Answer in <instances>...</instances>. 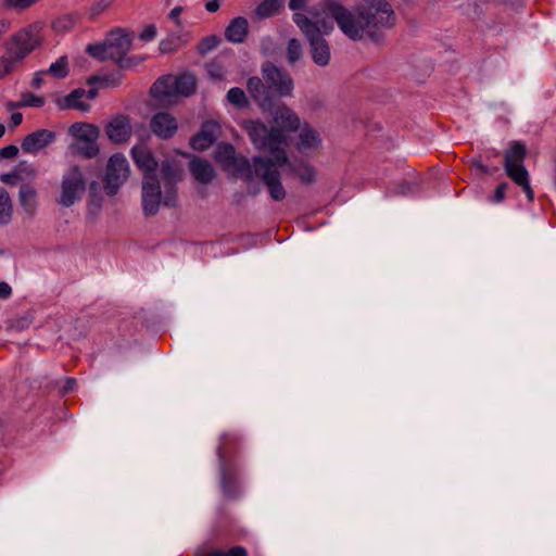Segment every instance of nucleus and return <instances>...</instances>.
<instances>
[{"instance_id":"obj_1","label":"nucleus","mask_w":556,"mask_h":556,"mask_svg":"<svg viewBox=\"0 0 556 556\" xmlns=\"http://www.w3.org/2000/svg\"><path fill=\"white\" fill-rule=\"evenodd\" d=\"M293 21L309 42L312 59L319 66L330 61V49L323 38L333 29V21L351 39L358 40L364 36V26L352 13L334 0H324L307 11V15L295 12Z\"/></svg>"},{"instance_id":"obj_2","label":"nucleus","mask_w":556,"mask_h":556,"mask_svg":"<svg viewBox=\"0 0 556 556\" xmlns=\"http://www.w3.org/2000/svg\"><path fill=\"white\" fill-rule=\"evenodd\" d=\"M243 129L248 132L252 144L258 150H267L269 155L253 157L255 176L260 177L268 189L274 201L286 198V189L280 181V168L288 163L286 148L288 137L278 128H268L261 121H244Z\"/></svg>"},{"instance_id":"obj_3","label":"nucleus","mask_w":556,"mask_h":556,"mask_svg":"<svg viewBox=\"0 0 556 556\" xmlns=\"http://www.w3.org/2000/svg\"><path fill=\"white\" fill-rule=\"evenodd\" d=\"M131 156L137 167L143 172L142 207L146 215H154L161 205L174 207L177 204L176 184L181 177V167L176 161H164L161 174L164 179V191L153 176L157 162L152 152L143 146H135Z\"/></svg>"},{"instance_id":"obj_4","label":"nucleus","mask_w":556,"mask_h":556,"mask_svg":"<svg viewBox=\"0 0 556 556\" xmlns=\"http://www.w3.org/2000/svg\"><path fill=\"white\" fill-rule=\"evenodd\" d=\"M131 38L122 29L111 31L102 43L89 45L86 51L99 61H114L121 68H131L138 62L126 58Z\"/></svg>"},{"instance_id":"obj_5","label":"nucleus","mask_w":556,"mask_h":556,"mask_svg":"<svg viewBox=\"0 0 556 556\" xmlns=\"http://www.w3.org/2000/svg\"><path fill=\"white\" fill-rule=\"evenodd\" d=\"M214 160L223 166L230 175L247 180L258 178L255 176L253 161L250 162L245 156H238L233 146L220 143L214 150Z\"/></svg>"},{"instance_id":"obj_6","label":"nucleus","mask_w":556,"mask_h":556,"mask_svg":"<svg viewBox=\"0 0 556 556\" xmlns=\"http://www.w3.org/2000/svg\"><path fill=\"white\" fill-rule=\"evenodd\" d=\"M42 24L34 23L28 25L14 35H12L4 45V49L16 56L21 62L42 41L41 37Z\"/></svg>"},{"instance_id":"obj_7","label":"nucleus","mask_w":556,"mask_h":556,"mask_svg":"<svg viewBox=\"0 0 556 556\" xmlns=\"http://www.w3.org/2000/svg\"><path fill=\"white\" fill-rule=\"evenodd\" d=\"M239 438L235 433H224L217 447V456L220 466V485L225 496L235 497L238 494L237 475L232 471L228 455L231 445L238 442Z\"/></svg>"},{"instance_id":"obj_8","label":"nucleus","mask_w":556,"mask_h":556,"mask_svg":"<svg viewBox=\"0 0 556 556\" xmlns=\"http://www.w3.org/2000/svg\"><path fill=\"white\" fill-rule=\"evenodd\" d=\"M86 190V180L83 170L77 166H71L61 180V191L56 199L58 204L71 207L81 199Z\"/></svg>"},{"instance_id":"obj_9","label":"nucleus","mask_w":556,"mask_h":556,"mask_svg":"<svg viewBox=\"0 0 556 556\" xmlns=\"http://www.w3.org/2000/svg\"><path fill=\"white\" fill-rule=\"evenodd\" d=\"M130 174L129 163L122 153L113 154L108 162L105 170V190L110 195L117 192L119 187L128 179Z\"/></svg>"},{"instance_id":"obj_10","label":"nucleus","mask_w":556,"mask_h":556,"mask_svg":"<svg viewBox=\"0 0 556 556\" xmlns=\"http://www.w3.org/2000/svg\"><path fill=\"white\" fill-rule=\"evenodd\" d=\"M262 73L268 91H273L279 97L291 96L293 80L287 72L273 64H266L263 66Z\"/></svg>"},{"instance_id":"obj_11","label":"nucleus","mask_w":556,"mask_h":556,"mask_svg":"<svg viewBox=\"0 0 556 556\" xmlns=\"http://www.w3.org/2000/svg\"><path fill=\"white\" fill-rule=\"evenodd\" d=\"M295 131H298V136L294 147L301 155L313 156L320 151L323 140L315 128L304 123Z\"/></svg>"},{"instance_id":"obj_12","label":"nucleus","mask_w":556,"mask_h":556,"mask_svg":"<svg viewBox=\"0 0 556 556\" xmlns=\"http://www.w3.org/2000/svg\"><path fill=\"white\" fill-rule=\"evenodd\" d=\"M352 16L361 21L364 26V33L366 31V28H375V29H381V28H391L396 23V17L394 14V11L390 3L386 1H381L375 11L369 14L367 18L364 17H356L352 14Z\"/></svg>"},{"instance_id":"obj_13","label":"nucleus","mask_w":556,"mask_h":556,"mask_svg":"<svg viewBox=\"0 0 556 556\" xmlns=\"http://www.w3.org/2000/svg\"><path fill=\"white\" fill-rule=\"evenodd\" d=\"M174 83L175 76L167 75L159 78L152 85L150 93L159 105L169 106L177 102V94Z\"/></svg>"},{"instance_id":"obj_14","label":"nucleus","mask_w":556,"mask_h":556,"mask_svg":"<svg viewBox=\"0 0 556 556\" xmlns=\"http://www.w3.org/2000/svg\"><path fill=\"white\" fill-rule=\"evenodd\" d=\"M56 139V134L49 129H39L28 134L21 143L22 151L28 154H37L51 146Z\"/></svg>"},{"instance_id":"obj_15","label":"nucleus","mask_w":556,"mask_h":556,"mask_svg":"<svg viewBox=\"0 0 556 556\" xmlns=\"http://www.w3.org/2000/svg\"><path fill=\"white\" fill-rule=\"evenodd\" d=\"M220 126L215 121H206L202 124L200 131L190 139L192 149L203 151L210 148L218 138Z\"/></svg>"},{"instance_id":"obj_16","label":"nucleus","mask_w":556,"mask_h":556,"mask_svg":"<svg viewBox=\"0 0 556 556\" xmlns=\"http://www.w3.org/2000/svg\"><path fill=\"white\" fill-rule=\"evenodd\" d=\"M105 134L114 143L128 141L132 134L129 118L125 115L113 117L105 126Z\"/></svg>"},{"instance_id":"obj_17","label":"nucleus","mask_w":556,"mask_h":556,"mask_svg":"<svg viewBox=\"0 0 556 556\" xmlns=\"http://www.w3.org/2000/svg\"><path fill=\"white\" fill-rule=\"evenodd\" d=\"M150 126L153 134L161 139L172 138L178 129L176 118L164 112L155 114L151 119Z\"/></svg>"},{"instance_id":"obj_18","label":"nucleus","mask_w":556,"mask_h":556,"mask_svg":"<svg viewBox=\"0 0 556 556\" xmlns=\"http://www.w3.org/2000/svg\"><path fill=\"white\" fill-rule=\"evenodd\" d=\"M273 118L277 128L286 136V132L295 131L302 125L296 113L286 105L278 106L273 113Z\"/></svg>"},{"instance_id":"obj_19","label":"nucleus","mask_w":556,"mask_h":556,"mask_svg":"<svg viewBox=\"0 0 556 556\" xmlns=\"http://www.w3.org/2000/svg\"><path fill=\"white\" fill-rule=\"evenodd\" d=\"M507 175L520 186L529 201H533L534 192L530 186L528 172L522 164L506 165L504 166Z\"/></svg>"},{"instance_id":"obj_20","label":"nucleus","mask_w":556,"mask_h":556,"mask_svg":"<svg viewBox=\"0 0 556 556\" xmlns=\"http://www.w3.org/2000/svg\"><path fill=\"white\" fill-rule=\"evenodd\" d=\"M190 172L194 179L203 185L211 182L215 177V170L213 166L201 157H193L190 161Z\"/></svg>"},{"instance_id":"obj_21","label":"nucleus","mask_w":556,"mask_h":556,"mask_svg":"<svg viewBox=\"0 0 556 556\" xmlns=\"http://www.w3.org/2000/svg\"><path fill=\"white\" fill-rule=\"evenodd\" d=\"M248 90L251 97L258 103L262 109L270 105V97L267 85H264L261 78L251 77L248 80Z\"/></svg>"},{"instance_id":"obj_22","label":"nucleus","mask_w":556,"mask_h":556,"mask_svg":"<svg viewBox=\"0 0 556 556\" xmlns=\"http://www.w3.org/2000/svg\"><path fill=\"white\" fill-rule=\"evenodd\" d=\"M249 24L247 18L238 16L230 21L225 30V37L233 43H241L248 35Z\"/></svg>"},{"instance_id":"obj_23","label":"nucleus","mask_w":556,"mask_h":556,"mask_svg":"<svg viewBox=\"0 0 556 556\" xmlns=\"http://www.w3.org/2000/svg\"><path fill=\"white\" fill-rule=\"evenodd\" d=\"M70 134L76 141L97 142L100 129L88 123H75L70 127Z\"/></svg>"},{"instance_id":"obj_24","label":"nucleus","mask_w":556,"mask_h":556,"mask_svg":"<svg viewBox=\"0 0 556 556\" xmlns=\"http://www.w3.org/2000/svg\"><path fill=\"white\" fill-rule=\"evenodd\" d=\"M18 200L23 210L33 214L37 206V191L33 186L24 184L20 188Z\"/></svg>"},{"instance_id":"obj_25","label":"nucleus","mask_w":556,"mask_h":556,"mask_svg":"<svg viewBox=\"0 0 556 556\" xmlns=\"http://www.w3.org/2000/svg\"><path fill=\"white\" fill-rule=\"evenodd\" d=\"M175 90L177 98L179 96L188 97L195 90V78L189 74L175 76Z\"/></svg>"},{"instance_id":"obj_26","label":"nucleus","mask_w":556,"mask_h":556,"mask_svg":"<svg viewBox=\"0 0 556 556\" xmlns=\"http://www.w3.org/2000/svg\"><path fill=\"white\" fill-rule=\"evenodd\" d=\"M289 165L283 166L280 168V172L288 167L291 168L298 177L301 179L303 184H313L316 180V169L314 166L307 164V163H301L298 166H292V164L288 161Z\"/></svg>"},{"instance_id":"obj_27","label":"nucleus","mask_w":556,"mask_h":556,"mask_svg":"<svg viewBox=\"0 0 556 556\" xmlns=\"http://www.w3.org/2000/svg\"><path fill=\"white\" fill-rule=\"evenodd\" d=\"M21 63L22 62L16 60L14 54H11L9 50L5 49L4 54L0 58V79L14 73Z\"/></svg>"},{"instance_id":"obj_28","label":"nucleus","mask_w":556,"mask_h":556,"mask_svg":"<svg viewBox=\"0 0 556 556\" xmlns=\"http://www.w3.org/2000/svg\"><path fill=\"white\" fill-rule=\"evenodd\" d=\"M525 155H526V147L523 144H521L520 142H515L505 154L504 166L522 164Z\"/></svg>"},{"instance_id":"obj_29","label":"nucleus","mask_w":556,"mask_h":556,"mask_svg":"<svg viewBox=\"0 0 556 556\" xmlns=\"http://www.w3.org/2000/svg\"><path fill=\"white\" fill-rule=\"evenodd\" d=\"M12 201L9 193L4 190H0V224L7 225L12 218Z\"/></svg>"},{"instance_id":"obj_30","label":"nucleus","mask_w":556,"mask_h":556,"mask_svg":"<svg viewBox=\"0 0 556 556\" xmlns=\"http://www.w3.org/2000/svg\"><path fill=\"white\" fill-rule=\"evenodd\" d=\"M280 8L279 0H264L255 9V14L260 18H268L275 15Z\"/></svg>"},{"instance_id":"obj_31","label":"nucleus","mask_w":556,"mask_h":556,"mask_svg":"<svg viewBox=\"0 0 556 556\" xmlns=\"http://www.w3.org/2000/svg\"><path fill=\"white\" fill-rule=\"evenodd\" d=\"M72 149L79 155L91 159L99 153L97 142L76 141L73 143Z\"/></svg>"},{"instance_id":"obj_32","label":"nucleus","mask_w":556,"mask_h":556,"mask_svg":"<svg viewBox=\"0 0 556 556\" xmlns=\"http://www.w3.org/2000/svg\"><path fill=\"white\" fill-rule=\"evenodd\" d=\"M54 78H64L68 74V60L67 56L63 55L52 63L46 71Z\"/></svg>"},{"instance_id":"obj_33","label":"nucleus","mask_w":556,"mask_h":556,"mask_svg":"<svg viewBox=\"0 0 556 556\" xmlns=\"http://www.w3.org/2000/svg\"><path fill=\"white\" fill-rule=\"evenodd\" d=\"M84 90H74L68 96H66L60 105L63 109H79L81 111H86L87 106L83 105L78 100L84 96Z\"/></svg>"},{"instance_id":"obj_34","label":"nucleus","mask_w":556,"mask_h":556,"mask_svg":"<svg viewBox=\"0 0 556 556\" xmlns=\"http://www.w3.org/2000/svg\"><path fill=\"white\" fill-rule=\"evenodd\" d=\"M227 99L231 104L238 108H245L248 105L245 92L238 87L229 89L227 93Z\"/></svg>"},{"instance_id":"obj_35","label":"nucleus","mask_w":556,"mask_h":556,"mask_svg":"<svg viewBox=\"0 0 556 556\" xmlns=\"http://www.w3.org/2000/svg\"><path fill=\"white\" fill-rule=\"evenodd\" d=\"M38 1L39 0H3L2 7L7 10L22 12L36 4Z\"/></svg>"},{"instance_id":"obj_36","label":"nucleus","mask_w":556,"mask_h":556,"mask_svg":"<svg viewBox=\"0 0 556 556\" xmlns=\"http://www.w3.org/2000/svg\"><path fill=\"white\" fill-rule=\"evenodd\" d=\"M287 55L290 64H294L302 58V45L298 39L289 40Z\"/></svg>"},{"instance_id":"obj_37","label":"nucleus","mask_w":556,"mask_h":556,"mask_svg":"<svg viewBox=\"0 0 556 556\" xmlns=\"http://www.w3.org/2000/svg\"><path fill=\"white\" fill-rule=\"evenodd\" d=\"M21 101L23 108H41L45 105V99L31 92L22 93Z\"/></svg>"},{"instance_id":"obj_38","label":"nucleus","mask_w":556,"mask_h":556,"mask_svg":"<svg viewBox=\"0 0 556 556\" xmlns=\"http://www.w3.org/2000/svg\"><path fill=\"white\" fill-rule=\"evenodd\" d=\"M75 24V18L71 15L62 16L54 21L53 28L58 31H67Z\"/></svg>"},{"instance_id":"obj_39","label":"nucleus","mask_w":556,"mask_h":556,"mask_svg":"<svg viewBox=\"0 0 556 556\" xmlns=\"http://www.w3.org/2000/svg\"><path fill=\"white\" fill-rule=\"evenodd\" d=\"M113 3V0H98L89 8V14L91 17H96L101 13L105 12Z\"/></svg>"},{"instance_id":"obj_40","label":"nucleus","mask_w":556,"mask_h":556,"mask_svg":"<svg viewBox=\"0 0 556 556\" xmlns=\"http://www.w3.org/2000/svg\"><path fill=\"white\" fill-rule=\"evenodd\" d=\"M218 42L219 40L215 36L206 37L200 42L198 50L200 53L205 54L215 49Z\"/></svg>"},{"instance_id":"obj_41","label":"nucleus","mask_w":556,"mask_h":556,"mask_svg":"<svg viewBox=\"0 0 556 556\" xmlns=\"http://www.w3.org/2000/svg\"><path fill=\"white\" fill-rule=\"evenodd\" d=\"M16 169L20 172L21 179L24 177L35 178L37 176V170L31 164H27L26 162H21Z\"/></svg>"},{"instance_id":"obj_42","label":"nucleus","mask_w":556,"mask_h":556,"mask_svg":"<svg viewBox=\"0 0 556 556\" xmlns=\"http://www.w3.org/2000/svg\"><path fill=\"white\" fill-rule=\"evenodd\" d=\"M0 180L5 185H16L21 180L20 172L14 168L12 172L2 174Z\"/></svg>"},{"instance_id":"obj_43","label":"nucleus","mask_w":556,"mask_h":556,"mask_svg":"<svg viewBox=\"0 0 556 556\" xmlns=\"http://www.w3.org/2000/svg\"><path fill=\"white\" fill-rule=\"evenodd\" d=\"M178 38L170 36L160 42V51L162 53H169L177 49L176 40Z\"/></svg>"},{"instance_id":"obj_44","label":"nucleus","mask_w":556,"mask_h":556,"mask_svg":"<svg viewBox=\"0 0 556 556\" xmlns=\"http://www.w3.org/2000/svg\"><path fill=\"white\" fill-rule=\"evenodd\" d=\"M157 31L156 27L152 24L144 26L142 31L139 35V38L143 41H150L155 38Z\"/></svg>"},{"instance_id":"obj_45","label":"nucleus","mask_w":556,"mask_h":556,"mask_svg":"<svg viewBox=\"0 0 556 556\" xmlns=\"http://www.w3.org/2000/svg\"><path fill=\"white\" fill-rule=\"evenodd\" d=\"M18 154V148L10 144L0 149V156L3 159H13Z\"/></svg>"},{"instance_id":"obj_46","label":"nucleus","mask_w":556,"mask_h":556,"mask_svg":"<svg viewBox=\"0 0 556 556\" xmlns=\"http://www.w3.org/2000/svg\"><path fill=\"white\" fill-rule=\"evenodd\" d=\"M506 189H507V185L505 182L503 184H500L497 187H496V190L494 192V195L492 198V201L494 203H500L504 200L505 198V193H506Z\"/></svg>"},{"instance_id":"obj_47","label":"nucleus","mask_w":556,"mask_h":556,"mask_svg":"<svg viewBox=\"0 0 556 556\" xmlns=\"http://www.w3.org/2000/svg\"><path fill=\"white\" fill-rule=\"evenodd\" d=\"M184 11V8L180 7V5H177L175 8H173L168 14V17L177 25V26H181L182 23H181V20H180V15Z\"/></svg>"},{"instance_id":"obj_48","label":"nucleus","mask_w":556,"mask_h":556,"mask_svg":"<svg viewBox=\"0 0 556 556\" xmlns=\"http://www.w3.org/2000/svg\"><path fill=\"white\" fill-rule=\"evenodd\" d=\"M207 71H208V75L213 79H222L224 77L223 70L216 63H211L207 67Z\"/></svg>"},{"instance_id":"obj_49","label":"nucleus","mask_w":556,"mask_h":556,"mask_svg":"<svg viewBox=\"0 0 556 556\" xmlns=\"http://www.w3.org/2000/svg\"><path fill=\"white\" fill-rule=\"evenodd\" d=\"M47 74V72L45 71H38L35 73L34 75V78H33V81H31V86L36 89H39L42 85V76Z\"/></svg>"},{"instance_id":"obj_50","label":"nucleus","mask_w":556,"mask_h":556,"mask_svg":"<svg viewBox=\"0 0 556 556\" xmlns=\"http://www.w3.org/2000/svg\"><path fill=\"white\" fill-rule=\"evenodd\" d=\"M12 293V289L9 283L0 281V299H8Z\"/></svg>"},{"instance_id":"obj_51","label":"nucleus","mask_w":556,"mask_h":556,"mask_svg":"<svg viewBox=\"0 0 556 556\" xmlns=\"http://www.w3.org/2000/svg\"><path fill=\"white\" fill-rule=\"evenodd\" d=\"M101 210V202L100 201H96V200H91L89 203H88V211H89V214L94 216L97 215Z\"/></svg>"},{"instance_id":"obj_52","label":"nucleus","mask_w":556,"mask_h":556,"mask_svg":"<svg viewBox=\"0 0 556 556\" xmlns=\"http://www.w3.org/2000/svg\"><path fill=\"white\" fill-rule=\"evenodd\" d=\"M226 556H247V551L241 546H236L226 552Z\"/></svg>"},{"instance_id":"obj_53","label":"nucleus","mask_w":556,"mask_h":556,"mask_svg":"<svg viewBox=\"0 0 556 556\" xmlns=\"http://www.w3.org/2000/svg\"><path fill=\"white\" fill-rule=\"evenodd\" d=\"M219 0H211L205 3V9L208 12L214 13L219 9Z\"/></svg>"},{"instance_id":"obj_54","label":"nucleus","mask_w":556,"mask_h":556,"mask_svg":"<svg viewBox=\"0 0 556 556\" xmlns=\"http://www.w3.org/2000/svg\"><path fill=\"white\" fill-rule=\"evenodd\" d=\"M306 0H290L289 7L291 10L296 11L305 7Z\"/></svg>"},{"instance_id":"obj_55","label":"nucleus","mask_w":556,"mask_h":556,"mask_svg":"<svg viewBox=\"0 0 556 556\" xmlns=\"http://www.w3.org/2000/svg\"><path fill=\"white\" fill-rule=\"evenodd\" d=\"M22 122L23 115L21 113L16 112L11 115V123L13 127L21 125Z\"/></svg>"},{"instance_id":"obj_56","label":"nucleus","mask_w":556,"mask_h":556,"mask_svg":"<svg viewBox=\"0 0 556 556\" xmlns=\"http://www.w3.org/2000/svg\"><path fill=\"white\" fill-rule=\"evenodd\" d=\"M10 26L11 24L9 21L0 20V37L9 30Z\"/></svg>"},{"instance_id":"obj_57","label":"nucleus","mask_w":556,"mask_h":556,"mask_svg":"<svg viewBox=\"0 0 556 556\" xmlns=\"http://www.w3.org/2000/svg\"><path fill=\"white\" fill-rule=\"evenodd\" d=\"M5 106H7V110H9V111H12V110H15V109H21V108H23V106H22V101H21V99H20L18 101H16V102H14V101H9V102L5 104Z\"/></svg>"},{"instance_id":"obj_58","label":"nucleus","mask_w":556,"mask_h":556,"mask_svg":"<svg viewBox=\"0 0 556 556\" xmlns=\"http://www.w3.org/2000/svg\"><path fill=\"white\" fill-rule=\"evenodd\" d=\"M472 167L483 173L486 172V167L482 164L480 160H472Z\"/></svg>"},{"instance_id":"obj_59","label":"nucleus","mask_w":556,"mask_h":556,"mask_svg":"<svg viewBox=\"0 0 556 556\" xmlns=\"http://www.w3.org/2000/svg\"><path fill=\"white\" fill-rule=\"evenodd\" d=\"M207 556H226V552H224L222 549H215V551H212L211 553H208Z\"/></svg>"},{"instance_id":"obj_60","label":"nucleus","mask_w":556,"mask_h":556,"mask_svg":"<svg viewBox=\"0 0 556 556\" xmlns=\"http://www.w3.org/2000/svg\"><path fill=\"white\" fill-rule=\"evenodd\" d=\"M4 132H5V127L2 124H0V138L4 135Z\"/></svg>"}]
</instances>
